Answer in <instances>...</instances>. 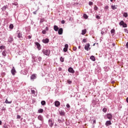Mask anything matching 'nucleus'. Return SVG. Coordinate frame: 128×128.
Wrapping results in <instances>:
<instances>
[{"label":"nucleus","mask_w":128,"mask_h":128,"mask_svg":"<svg viewBox=\"0 0 128 128\" xmlns=\"http://www.w3.org/2000/svg\"><path fill=\"white\" fill-rule=\"evenodd\" d=\"M108 6H106L104 7V10L106 12H108Z\"/></svg>","instance_id":"b1692460"},{"label":"nucleus","mask_w":128,"mask_h":128,"mask_svg":"<svg viewBox=\"0 0 128 128\" xmlns=\"http://www.w3.org/2000/svg\"><path fill=\"white\" fill-rule=\"evenodd\" d=\"M2 54L4 56H6V51H3L2 52Z\"/></svg>","instance_id":"7c9ffc66"},{"label":"nucleus","mask_w":128,"mask_h":128,"mask_svg":"<svg viewBox=\"0 0 128 128\" xmlns=\"http://www.w3.org/2000/svg\"><path fill=\"white\" fill-rule=\"evenodd\" d=\"M59 114L61 116H64V114H66V113L64 112V110L59 111Z\"/></svg>","instance_id":"ddd939ff"},{"label":"nucleus","mask_w":128,"mask_h":128,"mask_svg":"<svg viewBox=\"0 0 128 128\" xmlns=\"http://www.w3.org/2000/svg\"><path fill=\"white\" fill-rule=\"evenodd\" d=\"M58 122L60 123V122H62V120L59 119V120H58Z\"/></svg>","instance_id":"13d9d810"},{"label":"nucleus","mask_w":128,"mask_h":128,"mask_svg":"<svg viewBox=\"0 0 128 128\" xmlns=\"http://www.w3.org/2000/svg\"><path fill=\"white\" fill-rule=\"evenodd\" d=\"M106 116L108 120H112V115L110 114H107Z\"/></svg>","instance_id":"423d86ee"},{"label":"nucleus","mask_w":128,"mask_h":128,"mask_svg":"<svg viewBox=\"0 0 128 128\" xmlns=\"http://www.w3.org/2000/svg\"><path fill=\"white\" fill-rule=\"evenodd\" d=\"M12 101H8V99H6L5 101L6 104H12Z\"/></svg>","instance_id":"393cba45"},{"label":"nucleus","mask_w":128,"mask_h":128,"mask_svg":"<svg viewBox=\"0 0 128 128\" xmlns=\"http://www.w3.org/2000/svg\"><path fill=\"white\" fill-rule=\"evenodd\" d=\"M60 60L62 62H64V58H62V56L60 57Z\"/></svg>","instance_id":"a878e982"},{"label":"nucleus","mask_w":128,"mask_h":128,"mask_svg":"<svg viewBox=\"0 0 128 128\" xmlns=\"http://www.w3.org/2000/svg\"><path fill=\"white\" fill-rule=\"evenodd\" d=\"M94 3H92V2H89V6H92Z\"/></svg>","instance_id":"79ce46f5"},{"label":"nucleus","mask_w":128,"mask_h":128,"mask_svg":"<svg viewBox=\"0 0 128 128\" xmlns=\"http://www.w3.org/2000/svg\"><path fill=\"white\" fill-rule=\"evenodd\" d=\"M41 104H42V106H46V101L44 100L42 101Z\"/></svg>","instance_id":"c85d7f7f"},{"label":"nucleus","mask_w":128,"mask_h":128,"mask_svg":"<svg viewBox=\"0 0 128 128\" xmlns=\"http://www.w3.org/2000/svg\"><path fill=\"white\" fill-rule=\"evenodd\" d=\"M54 104L56 106H58L60 105V103L58 101L55 102Z\"/></svg>","instance_id":"2eb2a0df"},{"label":"nucleus","mask_w":128,"mask_h":128,"mask_svg":"<svg viewBox=\"0 0 128 128\" xmlns=\"http://www.w3.org/2000/svg\"><path fill=\"white\" fill-rule=\"evenodd\" d=\"M68 48V44H66L64 48Z\"/></svg>","instance_id":"4c0bfd02"},{"label":"nucleus","mask_w":128,"mask_h":128,"mask_svg":"<svg viewBox=\"0 0 128 128\" xmlns=\"http://www.w3.org/2000/svg\"><path fill=\"white\" fill-rule=\"evenodd\" d=\"M42 34H46V30H43L42 31Z\"/></svg>","instance_id":"f704fd0d"},{"label":"nucleus","mask_w":128,"mask_h":128,"mask_svg":"<svg viewBox=\"0 0 128 128\" xmlns=\"http://www.w3.org/2000/svg\"><path fill=\"white\" fill-rule=\"evenodd\" d=\"M112 48H116V46H115L116 44L114 43H113L112 44Z\"/></svg>","instance_id":"a19ab883"},{"label":"nucleus","mask_w":128,"mask_h":128,"mask_svg":"<svg viewBox=\"0 0 128 128\" xmlns=\"http://www.w3.org/2000/svg\"><path fill=\"white\" fill-rule=\"evenodd\" d=\"M44 22V18L40 19V24H42Z\"/></svg>","instance_id":"bb28decb"},{"label":"nucleus","mask_w":128,"mask_h":128,"mask_svg":"<svg viewBox=\"0 0 128 128\" xmlns=\"http://www.w3.org/2000/svg\"><path fill=\"white\" fill-rule=\"evenodd\" d=\"M35 44H36V46L38 48H40V43L36 42Z\"/></svg>","instance_id":"a211bd4d"},{"label":"nucleus","mask_w":128,"mask_h":128,"mask_svg":"<svg viewBox=\"0 0 128 128\" xmlns=\"http://www.w3.org/2000/svg\"><path fill=\"white\" fill-rule=\"evenodd\" d=\"M64 22H65V21L64 20H62L61 21V24H64Z\"/></svg>","instance_id":"de8ad7c7"},{"label":"nucleus","mask_w":128,"mask_h":128,"mask_svg":"<svg viewBox=\"0 0 128 128\" xmlns=\"http://www.w3.org/2000/svg\"><path fill=\"white\" fill-rule=\"evenodd\" d=\"M11 72L13 76L16 74V68H14V67H12V68L11 70Z\"/></svg>","instance_id":"0eeeda50"},{"label":"nucleus","mask_w":128,"mask_h":128,"mask_svg":"<svg viewBox=\"0 0 128 128\" xmlns=\"http://www.w3.org/2000/svg\"><path fill=\"white\" fill-rule=\"evenodd\" d=\"M66 108H70V106L69 104H66Z\"/></svg>","instance_id":"49530a36"},{"label":"nucleus","mask_w":128,"mask_h":128,"mask_svg":"<svg viewBox=\"0 0 128 128\" xmlns=\"http://www.w3.org/2000/svg\"><path fill=\"white\" fill-rule=\"evenodd\" d=\"M126 48H128V42H127V43L126 44Z\"/></svg>","instance_id":"5fc2aeb1"},{"label":"nucleus","mask_w":128,"mask_h":128,"mask_svg":"<svg viewBox=\"0 0 128 128\" xmlns=\"http://www.w3.org/2000/svg\"><path fill=\"white\" fill-rule=\"evenodd\" d=\"M0 48H2V46H0Z\"/></svg>","instance_id":"774afa93"},{"label":"nucleus","mask_w":128,"mask_h":128,"mask_svg":"<svg viewBox=\"0 0 128 128\" xmlns=\"http://www.w3.org/2000/svg\"><path fill=\"white\" fill-rule=\"evenodd\" d=\"M82 42H86V39H83Z\"/></svg>","instance_id":"3c124183"},{"label":"nucleus","mask_w":128,"mask_h":128,"mask_svg":"<svg viewBox=\"0 0 128 128\" xmlns=\"http://www.w3.org/2000/svg\"><path fill=\"white\" fill-rule=\"evenodd\" d=\"M83 18H86H86H88V16L86 14H84L83 15Z\"/></svg>","instance_id":"c756f323"},{"label":"nucleus","mask_w":128,"mask_h":128,"mask_svg":"<svg viewBox=\"0 0 128 128\" xmlns=\"http://www.w3.org/2000/svg\"><path fill=\"white\" fill-rule=\"evenodd\" d=\"M18 38H22V34L21 33H18Z\"/></svg>","instance_id":"412c9836"},{"label":"nucleus","mask_w":128,"mask_h":128,"mask_svg":"<svg viewBox=\"0 0 128 128\" xmlns=\"http://www.w3.org/2000/svg\"><path fill=\"white\" fill-rule=\"evenodd\" d=\"M64 52H68V48H64Z\"/></svg>","instance_id":"37998d69"},{"label":"nucleus","mask_w":128,"mask_h":128,"mask_svg":"<svg viewBox=\"0 0 128 128\" xmlns=\"http://www.w3.org/2000/svg\"><path fill=\"white\" fill-rule=\"evenodd\" d=\"M6 8H8V6H4L2 8V12H4V10H6Z\"/></svg>","instance_id":"dca6fc26"},{"label":"nucleus","mask_w":128,"mask_h":128,"mask_svg":"<svg viewBox=\"0 0 128 128\" xmlns=\"http://www.w3.org/2000/svg\"><path fill=\"white\" fill-rule=\"evenodd\" d=\"M36 74H32L30 76V80H36Z\"/></svg>","instance_id":"1a4fd4ad"},{"label":"nucleus","mask_w":128,"mask_h":128,"mask_svg":"<svg viewBox=\"0 0 128 128\" xmlns=\"http://www.w3.org/2000/svg\"><path fill=\"white\" fill-rule=\"evenodd\" d=\"M96 18H97V20H100V16L98 15H96Z\"/></svg>","instance_id":"58836bf2"},{"label":"nucleus","mask_w":128,"mask_h":128,"mask_svg":"<svg viewBox=\"0 0 128 128\" xmlns=\"http://www.w3.org/2000/svg\"><path fill=\"white\" fill-rule=\"evenodd\" d=\"M95 44H96V46H98V44L95 43V44H93V46H94Z\"/></svg>","instance_id":"680f3d73"},{"label":"nucleus","mask_w":128,"mask_h":128,"mask_svg":"<svg viewBox=\"0 0 128 128\" xmlns=\"http://www.w3.org/2000/svg\"><path fill=\"white\" fill-rule=\"evenodd\" d=\"M42 42L44 44H48L50 40H48V38L43 39Z\"/></svg>","instance_id":"6e6552de"},{"label":"nucleus","mask_w":128,"mask_h":128,"mask_svg":"<svg viewBox=\"0 0 128 128\" xmlns=\"http://www.w3.org/2000/svg\"><path fill=\"white\" fill-rule=\"evenodd\" d=\"M28 38H29V40H30V38H32V36H28Z\"/></svg>","instance_id":"6e6d98bb"},{"label":"nucleus","mask_w":128,"mask_h":128,"mask_svg":"<svg viewBox=\"0 0 128 128\" xmlns=\"http://www.w3.org/2000/svg\"><path fill=\"white\" fill-rule=\"evenodd\" d=\"M123 16H124V18H128V13L127 12H124Z\"/></svg>","instance_id":"72a5a7b5"},{"label":"nucleus","mask_w":128,"mask_h":128,"mask_svg":"<svg viewBox=\"0 0 128 128\" xmlns=\"http://www.w3.org/2000/svg\"><path fill=\"white\" fill-rule=\"evenodd\" d=\"M46 30H48V28L46 27Z\"/></svg>","instance_id":"bf43d9fd"},{"label":"nucleus","mask_w":128,"mask_h":128,"mask_svg":"<svg viewBox=\"0 0 128 128\" xmlns=\"http://www.w3.org/2000/svg\"><path fill=\"white\" fill-rule=\"evenodd\" d=\"M111 2H112L114 1V0H110Z\"/></svg>","instance_id":"338daca9"},{"label":"nucleus","mask_w":128,"mask_h":128,"mask_svg":"<svg viewBox=\"0 0 128 128\" xmlns=\"http://www.w3.org/2000/svg\"><path fill=\"white\" fill-rule=\"evenodd\" d=\"M54 120H52V119H50L48 120V124L51 128L52 126H54Z\"/></svg>","instance_id":"20e7f679"},{"label":"nucleus","mask_w":128,"mask_h":128,"mask_svg":"<svg viewBox=\"0 0 128 128\" xmlns=\"http://www.w3.org/2000/svg\"><path fill=\"white\" fill-rule=\"evenodd\" d=\"M58 70H62V68H59Z\"/></svg>","instance_id":"e2e57ef3"},{"label":"nucleus","mask_w":128,"mask_h":128,"mask_svg":"<svg viewBox=\"0 0 128 128\" xmlns=\"http://www.w3.org/2000/svg\"><path fill=\"white\" fill-rule=\"evenodd\" d=\"M38 112L39 114H42V112H44V110L40 108L39 110H38Z\"/></svg>","instance_id":"4be33fe9"},{"label":"nucleus","mask_w":128,"mask_h":128,"mask_svg":"<svg viewBox=\"0 0 128 128\" xmlns=\"http://www.w3.org/2000/svg\"><path fill=\"white\" fill-rule=\"evenodd\" d=\"M62 32H63V30L62 29V28H59V30H58V34H62Z\"/></svg>","instance_id":"f8f14e48"},{"label":"nucleus","mask_w":128,"mask_h":128,"mask_svg":"<svg viewBox=\"0 0 128 128\" xmlns=\"http://www.w3.org/2000/svg\"><path fill=\"white\" fill-rule=\"evenodd\" d=\"M110 32L111 34H114L116 32V30H114V29H112L110 30Z\"/></svg>","instance_id":"2f4dec72"},{"label":"nucleus","mask_w":128,"mask_h":128,"mask_svg":"<svg viewBox=\"0 0 128 128\" xmlns=\"http://www.w3.org/2000/svg\"><path fill=\"white\" fill-rule=\"evenodd\" d=\"M32 94H34L36 93V91L32 89L31 90Z\"/></svg>","instance_id":"c9c22d12"},{"label":"nucleus","mask_w":128,"mask_h":128,"mask_svg":"<svg viewBox=\"0 0 128 128\" xmlns=\"http://www.w3.org/2000/svg\"><path fill=\"white\" fill-rule=\"evenodd\" d=\"M124 32H126V34H128V29H127V28H124Z\"/></svg>","instance_id":"e433bc0d"},{"label":"nucleus","mask_w":128,"mask_h":128,"mask_svg":"<svg viewBox=\"0 0 128 128\" xmlns=\"http://www.w3.org/2000/svg\"><path fill=\"white\" fill-rule=\"evenodd\" d=\"M93 124H96V120H93Z\"/></svg>","instance_id":"4d7b16f0"},{"label":"nucleus","mask_w":128,"mask_h":128,"mask_svg":"<svg viewBox=\"0 0 128 128\" xmlns=\"http://www.w3.org/2000/svg\"><path fill=\"white\" fill-rule=\"evenodd\" d=\"M36 12H38V10H36L35 11V12H33V14H36Z\"/></svg>","instance_id":"864d4df0"},{"label":"nucleus","mask_w":128,"mask_h":128,"mask_svg":"<svg viewBox=\"0 0 128 128\" xmlns=\"http://www.w3.org/2000/svg\"><path fill=\"white\" fill-rule=\"evenodd\" d=\"M102 111L104 112H108V109L106 108H104L102 109Z\"/></svg>","instance_id":"473e14b6"},{"label":"nucleus","mask_w":128,"mask_h":128,"mask_svg":"<svg viewBox=\"0 0 128 128\" xmlns=\"http://www.w3.org/2000/svg\"><path fill=\"white\" fill-rule=\"evenodd\" d=\"M74 50H76V48H73Z\"/></svg>","instance_id":"0e129e2a"},{"label":"nucleus","mask_w":128,"mask_h":128,"mask_svg":"<svg viewBox=\"0 0 128 128\" xmlns=\"http://www.w3.org/2000/svg\"><path fill=\"white\" fill-rule=\"evenodd\" d=\"M104 31H103V30H102V32H101V34H104Z\"/></svg>","instance_id":"8fccbe9b"},{"label":"nucleus","mask_w":128,"mask_h":128,"mask_svg":"<svg viewBox=\"0 0 128 128\" xmlns=\"http://www.w3.org/2000/svg\"><path fill=\"white\" fill-rule=\"evenodd\" d=\"M38 60L39 62H40V61L42 60V58H41V57H38Z\"/></svg>","instance_id":"09e8293b"},{"label":"nucleus","mask_w":128,"mask_h":128,"mask_svg":"<svg viewBox=\"0 0 128 128\" xmlns=\"http://www.w3.org/2000/svg\"><path fill=\"white\" fill-rule=\"evenodd\" d=\"M38 118L40 120H41V122H44V118L42 117V116L40 115L38 116Z\"/></svg>","instance_id":"9b49d317"},{"label":"nucleus","mask_w":128,"mask_h":128,"mask_svg":"<svg viewBox=\"0 0 128 128\" xmlns=\"http://www.w3.org/2000/svg\"><path fill=\"white\" fill-rule=\"evenodd\" d=\"M50 51L49 50H48V49L43 50V54H46V56H50Z\"/></svg>","instance_id":"f257e3e1"},{"label":"nucleus","mask_w":128,"mask_h":128,"mask_svg":"<svg viewBox=\"0 0 128 128\" xmlns=\"http://www.w3.org/2000/svg\"><path fill=\"white\" fill-rule=\"evenodd\" d=\"M68 72H71V74H74V68L72 67L68 68Z\"/></svg>","instance_id":"39448f33"},{"label":"nucleus","mask_w":128,"mask_h":128,"mask_svg":"<svg viewBox=\"0 0 128 128\" xmlns=\"http://www.w3.org/2000/svg\"><path fill=\"white\" fill-rule=\"evenodd\" d=\"M8 44H12V42H14V37L12 36V35H10V36L8 38Z\"/></svg>","instance_id":"f03ea898"},{"label":"nucleus","mask_w":128,"mask_h":128,"mask_svg":"<svg viewBox=\"0 0 128 128\" xmlns=\"http://www.w3.org/2000/svg\"><path fill=\"white\" fill-rule=\"evenodd\" d=\"M54 29L55 32H58V27L57 26L54 25Z\"/></svg>","instance_id":"4468645a"},{"label":"nucleus","mask_w":128,"mask_h":128,"mask_svg":"<svg viewBox=\"0 0 128 128\" xmlns=\"http://www.w3.org/2000/svg\"><path fill=\"white\" fill-rule=\"evenodd\" d=\"M68 84H72V80H68Z\"/></svg>","instance_id":"ea45409f"},{"label":"nucleus","mask_w":128,"mask_h":128,"mask_svg":"<svg viewBox=\"0 0 128 128\" xmlns=\"http://www.w3.org/2000/svg\"><path fill=\"white\" fill-rule=\"evenodd\" d=\"M106 126H110L112 124V122L110 120H108L106 122Z\"/></svg>","instance_id":"9d476101"},{"label":"nucleus","mask_w":128,"mask_h":128,"mask_svg":"<svg viewBox=\"0 0 128 128\" xmlns=\"http://www.w3.org/2000/svg\"><path fill=\"white\" fill-rule=\"evenodd\" d=\"M94 9L95 10H98V6H95V7L94 8Z\"/></svg>","instance_id":"603ef678"},{"label":"nucleus","mask_w":128,"mask_h":128,"mask_svg":"<svg viewBox=\"0 0 128 128\" xmlns=\"http://www.w3.org/2000/svg\"><path fill=\"white\" fill-rule=\"evenodd\" d=\"M120 26H122L124 28H127L128 25L124 23V20H122L120 23H119Z\"/></svg>","instance_id":"7ed1b4c3"},{"label":"nucleus","mask_w":128,"mask_h":128,"mask_svg":"<svg viewBox=\"0 0 128 128\" xmlns=\"http://www.w3.org/2000/svg\"><path fill=\"white\" fill-rule=\"evenodd\" d=\"M86 34V30H82V34L84 36V34Z\"/></svg>","instance_id":"6ab92c4d"},{"label":"nucleus","mask_w":128,"mask_h":128,"mask_svg":"<svg viewBox=\"0 0 128 128\" xmlns=\"http://www.w3.org/2000/svg\"><path fill=\"white\" fill-rule=\"evenodd\" d=\"M13 6H18V4L16 2L12 3Z\"/></svg>","instance_id":"c03bdc74"},{"label":"nucleus","mask_w":128,"mask_h":128,"mask_svg":"<svg viewBox=\"0 0 128 128\" xmlns=\"http://www.w3.org/2000/svg\"><path fill=\"white\" fill-rule=\"evenodd\" d=\"M16 118L18 119V120H20V116L18 115Z\"/></svg>","instance_id":"a18cd8bd"},{"label":"nucleus","mask_w":128,"mask_h":128,"mask_svg":"<svg viewBox=\"0 0 128 128\" xmlns=\"http://www.w3.org/2000/svg\"><path fill=\"white\" fill-rule=\"evenodd\" d=\"M126 102L128 103V98H126Z\"/></svg>","instance_id":"052dcab7"},{"label":"nucleus","mask_w":128,"mask_h":128,"mask_svg":"<svg viewBox=\"0 0 128 128\" xmlns=\"http://www.w3.org/2000/svg\"><path fill=\"white\" fill-rule=\"evenodd\" d=\"M2 121L0 120V124H2Z\"/></svg>","instance_id":"69168bd1"},{"label":"nucleus","mask_w":128,"mask_h":128,"mask_svg":"<svg viewBox=\"0 0 128 128\" xmlns=\"http://www.w3.org/2000/svg\"><path fill=\"white\" fill-rule=\"evenodd\" d=\"M9 28H10V30H12V28H14V24H10L9 26Z\"/></svg>","instance_id":"cd10ccee"},{"label":"nucleus","mask_w":128,"mask_h":128,"mask_svg":"<svg viewBox=\"0 0 128 128\" xmlns=\"http://www.w3.org/2000/svg\"><path fill=\"white\" fill-rule=\"evenodd\" d=\"M84 48H90V44H86L84 46Z\"/></svg>","instance_id":"aec40b11"},{"label":"nucleus","mask_w":128,"mask_h":128,"mask_svg":"<svg viewBox=\"0 0 128 128\" xmlns=\"http://www.w3.org/2000/svg\"><path fill=\"white\" fill-rule=\"evenodd\" d=\"M111 8H112V10H116V6H114V5H112L111 6Z\"/></svg>","instance_id":"5701e85b"},{"label":"nucleus","mask_w":128,"mask_h":128,"mask_svg":"<svg viewBox=\"0 0 128 128\" xmlns=\"http://www.w3.org/2000/svg\"><path fill=\"white\" fill-rule=\"evenodd\" d=\"M90 60H92L93 62H95L96 61V58H94V56H91L90 57Z\"/></svg>","instance_id":"f3484780"}]
</instances>
